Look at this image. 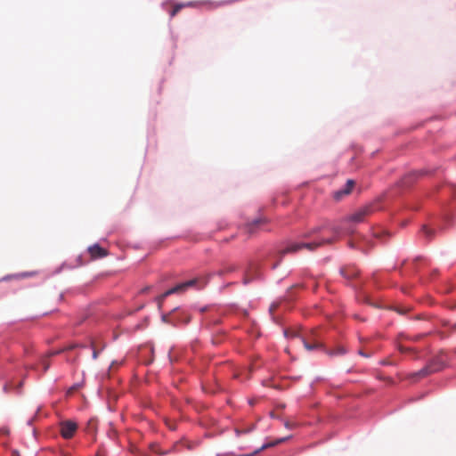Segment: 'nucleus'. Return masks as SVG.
I'll return each mask as SVG.
<instances>
[{"instance_id":"obj_10","label":"nucleus","mask_w":456,"mask_h":456,"mask_svg":"<svg viewBox=\"0 0 456 456\" xmlns=\"http://www.w3.org/2000/svg\"><path fill=\"white\" fill-rule=\"evenodd\" d=\"M267 221L265 218H258L254 220L253 222L248 224L245 227V230L249 234H254L260 225L265 224Z\"/></svg>"},{"instance_id":"obj_35","label":"nucleus","mask_w":456,"mask_h":456,"mask_svg":"<svg viewBox=\"0 0 456 456\" xmlns=\"http://www.w3.org/2000/svg\"><path fill=\"white\" fill-rule=\"evenodd\" d=\"M453 329L456 330V323L453 325Z\"/></svg>"},{"instance_id":"obj_17","label":"nucleus","mask_w":456,"mask_h":456,"mask_svg":"<svg viewBox=\"0 0 456 456\" xmlns=\"http://www.w3.org/2000/svg\"><path fill=\"white\" fill-rule=\"evenodd\" d=\"M421 232L425 234L428 239H431L435 233V231L428 228L427 225H423Z\"/></svg>"},{"instance_id":"obj_8","label":"nucleus","mask_w":456,"mask_h":456,"mask_svg":"<svg viewBox=\"0 0 456 456\" xmlns=\"http://www.w3.org/2000/svg\"><path fill=\"white\" fill-rule=\"evenodd\" d=\"M183 444V442H177L175 443L169 450L164 451L159 448L158 444H151V450L152 452L158 454V455H167L171 452H178L179 446Z\"/></svg>"},{"instance_id":"obj_33","label":"nucleus","mask_w":456,"mask_h":456,"mask_svg":"<svg viewBox=\"0 0 456 456\" xmlns=\"http://www.w3.org/2000/svg\"><path fill=\"white\" fill-rule=\"evenodd\" d=\"M229 3H231V1H224L222 4H229Z\"/></svg>"},{"instance_id":"obj_29","label":"nucleus","mask_w":456,"mask_h":456,"mask_svg":"<svg viewBox=\"0 0 456 456\" xmlns=\"http://www.w3.org/2000/svg\"><path fill=\"white\" fill-rule=\"evenodd\" d=\"M298 287H301V285L300 284H296V285L292 286L290 289H292L294 288H298Z\"/></svg>"},{"instance_id":"obj_11","label":"nucleus","mask_w":456,"mask_h":456,"mask_svg":"<svg viewBox=\"0 0 456 456\" xmlns=\"http://www.w3.org/2000/svg\"><path fill=\"white\" fill-rule=\"evenodd\" d=\"M256 429V424H247V425H241L237 426L234 428V432L236 436L240 437L242 435L248 434Z\"/></svg>"},{"instance_id":"obj_16","label":"nucleus","mask_w":456,"mask_h":456,"mask_svg":"<svg viewBox=\"0 0 456 456\" xmlns=\"http://www.w3.org/2000/svg\"><path fill=\"white\" fill-rule=\"evenodd\" d=\"M346 353V350L344 346H338L336 349L332 350V351H329L328 354L330 355H338V354H344Z\"/></svg>"},{"instance_id":"obj_18","label":"nucleus","mask_w":456,"mask_h":456,"mask_svg":"<svg viewBox=\"0 0 456 456\" xmlns=\"http://www.w3.org/2000/svg\"><path fill=\"white\" fill-rule=\"evenodd\" d=\"M325 228H328L327 224H322V225L316 226V227L313 228L309 232V233L305 235V237H308V236H310L312 234H315V233L321 232Z\"/></svg>"},{"instance_id":"obj_27","label":"nucleus","mask_w":456,"mask_h":456,"mask_svg":"<svg viewBox=\"0 0 456 456\" xmlns=\"http://www.w3.org/2000/svg\"><path fill=\"white\" fill-rule=\"evenodd\" d=\"M76 389H77V386H74L72 387L69 390V393H72L73 391H75Z\"/></svg>"},{"instance_id":"obj_30","label":"nucleus","mask_w":456,"mask_h":456,"mask_svg":"<svg viewBox=\"0 0 456 456\" xmlns=\"http://www.w3.org/2000/svg\"><path fill=\"white\" fill-rule=\"evenodd\" d=\"M415 175H415V173H414V174H411V175H409L407 177H405V180H406V179H408V178H410V177H411V176H415Z\"/></svg>"},{"instance_id":"obj_28","label":"nucleus","mask_w":456,"mask_h":456,"mask_svg":"<svg viewBox=\"0 0 456 456\" xmlns=\"http://www.w3.org/2000/svg\"><path fill=\"white\" fill-rule=\"evenodd\" d=\"M420 338H421V336H420V335H419V336H416V337H414V338H412V340L417 341V340H418V339H419Z\"/></svg>"},{"instance_id":"obj_31","label":"nucleus","mask_w":456,"mask_h":456,"mask_svg":"<svg viewBox=\"0 0 456 456\" xmlns=\"http://www.w3.org/2000/svg\"><path fill=\"white\" fill-rule=\"evenodd\" d=\"M148 289H149V288L147 287V288L143 289L142 290V292H145V291H147Z\"/></svg>"},{"instance_id":"obj_34","label":"nucleus","mask_w":456,"mask_h":456,"mask_svg":"<svg viewBox=\"0 0 456 456\" xmlns=\"http://www.w3.org/2000/svg\"><path fill=\"white\" fill-rule=\"evenodd\" d=\"M277 265H278V263L274 264V265H273V268H275V267L277 266Z\"/></svg>"},{"instance_id":"obj_13","label":"nucleus","mask_w":456,"mask_h":456,"mask_svg":"<svg viewBox=\"0 0 456 456\" xmlns=\"http://www.w3.org/2000/svg\"><path fill=\"white\" fill-rule=\"evenodd\" d=\"M235 270H236V266L232 264H229V265H224L223 268L217 272V274L219 276H223V275L232 273Z\"/></svg>"},{"instance_id":"obj_14","label":"nucleus","mask_w":456,"mask_h":456,"mask_svg":"<svg viewBox=\"0 0 456 456\" xmlns=\"http://www.w3.org/2000/svg\"><path fill=\"white\" fill-rule=\"evenodd\" d=\"M437 370V369L432 368L431 366H427L420 370L419 372L414 373V376L422 378L428 376V374Z\"/></svg>"},{"instance_id":"obj_25","label":"nucleus","mask_w":456,"mask_h":456,"mask_svg":"<svg viewBox=\"0 0 456 456\" xmlns=\"http://www.w3.org/2000/svg\"><path fill=\"white\" fill-rule=\"evenodd\" d=\"M276 307H277L276 305H272L270 307V312L273 313L276 309Z\"/></svg>"},{"instance_id":"obj_24","label":"nucleus","mask_w":456,"mask_h":456,"mask_svg":"<svg viewBox=\"0 0 456 456\" xmlns=\"http://www.w3.org/2000/svg\"><path fill=\"white\" fill-rule=\"evenodd\" d=\"M97 357H98V352L95 349H94V351H93V358L96 359Z\"/></svg>"},{"instance_id":"obj_21","label":"nucleus","mask_w":456,"mask_h":456,"mask_svg":"<svg viewBox=\"0 0 456 456\" xmlns=\"http://www.w3.org/2000/svg\"><path fill=\"white\" fill-rule=\"evenodd\" d=\"M358 354H359L360 355H362V356H364V357H370V354H366V353H364L362 350H359V351H358Z\"/></svg>"},{"instance_id":"obj_5","label":"nucleus","mask_w":456,"mask_h":456,"mask_svg":"<svg viewBox=\"0 0 456 456\" xmlns=\"http://www.w3.org/2000/svg\"><path fill=\"white\" fill-rule=\"evenodd\" d=\"M301 341L306 350L312 351L314 349H321L323 347L322 343L317 339L314 332H312L308 338L300 337Z\"/></svg>"},{"instance_id":"obj_7","label":"nucleus","mask_w":456,"mask_h":456,"mask_svg":"<svg viewBox=\"0 0 456 456\" xmlns=\"http://www.w3.org/2000/svg\"><path fill=\"white\" fill-rule=\"evenodd\" d=\"M287 439H288V437H283V438L277 439L271 443H266V444H263L259 449L254 451L252 453H247V454H241V455H232V456H255L264 450H266L268 448L273 447L275 445H278V444L285 442Z\"/></svg>"},{"instance_id":"obj_4","label":"nucleus","mask_w":456,"mask_h":456,"mask_svg":"<svg viewBox=\"0 0 456 456\" xmlns=\"http://www.w3.org/2000/svg\"><path fill=\"white\" fill-rule=\"evenodd\" d=\"M77 423L71 419H66L60 422V433L64 439H70L77 430Z\"/></svg>"},{"instance_id":"obj_1","label":"nucleus","mask_w":456,"mask_h":456,"mask_svg":"<svg viewBox=\"0 0 456 456\" xmlns=\"http://www.w3.org/2000/svg\"><path fill=\"white\" fill-rule=\"evenodd\" d=\"M331 232L334 234L333 238H328L318 241L313 242H291L286 248L281 249L279 252V255L284 256L286 254L296 253L302 249H307L309 251H314L318 248L326 245L332 244L335 242L340 236L342 232V229L339 226H332L330 227Z\"/></svg>"},{"instance_id":"obj_6","label":"nucleus","mask_w":456,"mask_h":456,"mask_svg":"<svg viewBox=\"0 0 456 456\" xmlns=\"http://www.w3.org/2000/svg\"><path fill=\"white\" fill-rule=\"evenodd\" d=\"M354 186V182L353 180H347L343 189L338 190L334 192V199L336 200H341L345 196H347L351 193Z\"/></svg>"},{"instance_id":"obj_26","label":"nucleus","mask_w":456,"mask_h":456,"mask_svg":"<svg viewBox=\"0 0 456 456\" xmlns=\"http://www.w3.org/2000/svg\"><path fill=\"white\" fill-rule=\"evenodd\" d=\"M285 427L288 428H290L293 427V424L289 423V422H285Z\"/></svg>"},{"instance_id":"obj_19","label":"nucleus","mask_w":456,"mask_h":456,"mask_svg":"<svg viewBox=\"0 0 456 456\" xmlns=\"http://www.w3.org/2000/svg\"><path fill=\"white\" fill-rule=\"evenodd\" d=\"M40 364L42 365L43 367V372H45L47 371V370L49 369L50 367V362L47 359V357H43L40 361Z\"/></svg>"},{"instance_id":"obj_9","label":"nucleus","mask_w":456,"mask_h":456,"mask_svg":"<svg viewBox=\"0 0 456 456\" xmlns=\"http://www.w3.org/2000/svg\"><path fill=\"white\" fill-rule=\"evenodd\" d=\"M88 251L93 258H101L107 256V251L98 244L91 246Z\"/></svg>"},{"instance_id":"obj_32","label":"nucleus","mask_w":456,"mask_h":456,"mask_svg":"<svg viewBox=\"0 0 456 456\" xmlns=\"http://www.w3.org/2000/svg\"><path fill=\"white\" fill-rule=\"evenodd\" d=\"M239 447H240V449H241V450L246 448V446H242V445H240Z\"/></svg>"},{"instance_id":"obj_15","label":"nucleus","mask_w":456,"mask_h":456,"mask_svg":"<svg viewBox=\"0 0 456 456\" xmlns=\"http://www.w3.org/2000/svg\"><path fill=\"white\" fill-rule=\"evenodd\" d=\"M191 3H188V4H175L174 6V8L172 9V11L170 12V17L173 18L175 17L182 8L185 7V6H191Z\"/></svg>"},{"instance_id":"obj_20","label":"nucleus","mask_w":456,"mask_h":456,"mask_svg":"<svg viewBox=\"0 0 456 456\" xmlns=\"http://www.w3.org/2000/svg\"><path fill=\"white\" fill-rule=\"evenodd\" d=\"M399 350H400V352H401V353H408V352H411V351H413V349H412V348H410V347H404V346H399Z\"/></svg>"},{"instance_id":"obj_22","label":"nucleus","mask_w":456,"mask_h":456,"mask_svg":"<svg viewBox=\"0 0 456 456\" xmlns=\"http://www.w3.org/2000/svg\"><path fill=\"white\" fill-rule=\"evenodd\" d=\"M285 336H286V337H289V336H291V337H295V336H296V333H294V332H289V331H287V330H286V331H285Z\"/></svg>"},{"instance_id":"obj_12","label":"nucleus","mask_w":456,"mask_h":456,"mask_svg":"<svg viewBox=\"0 0 456 456\" xmlns=\"http://www.w3.org/2000/svg\"><path fill=\"white\" fill-rule=\"evenodd\" d=\"M340 273L346 279H353L359 274V270L354 266H346L341 268Z\"/></svg>"},{"instance_id":"obj_23","label":"nucleus","mask_w":456,"mask_h":456,"mask_svg":"<svg viewBox=\"0 0 456 456\" xmlns=\"http://www.w3.org/2000/svg\"><path fill=\"white\" fill-rule=\"evenodd\" d=\"M77 346V345L76 344H73V345H70L67 348H65L64 350H72L74 348H76Z\"/></svg>"},{"instance_id":"obj_3","label":"nucleus","mask_w":456,"mask_h":456,"mask_svg":"<svg viewBox=\"0 0 456 456\" xmlns=\"http://www.w3.org/2000/svg\"><path fill=\"white\" fill-rule=\"evenodd\" d=\"M375 211L373 203L359 208L354 213L347 216L345 220L354 223H362L365 218L370 216Z\"/></svg>"},{"instance_id":"obj_2","label":"nucleus","mask_w":456,"mask_h":456,"mask_svg":"<svg viewBox=\"0 0 456 456\" xmlns=\"http://www.w3.org/2000/svg\"><path fill=\"white\" fill-rule=\"evenodd\" d=\"M212 273H209L207 278H194L190 281H187L185 282H182L170 289L167 290L163 294L158 297L157 301L159 304V306L160 307L164 300L167 297L175 294V293H181L184 290H186L188 288L193 287L199 283H200V287H203L207 284L208 279L212 276Z\"/></svg>"}]
</instances>
